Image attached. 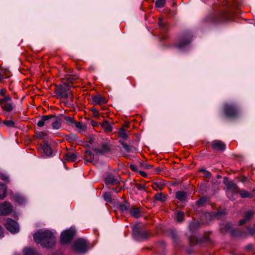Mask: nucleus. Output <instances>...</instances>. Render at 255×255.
I'll use <instances>...</instances> for the list:
<instances>
[{"instance_id":"obj_1","label":"nucleus","mask_w":255,"mask_h":255,"mask_svg":"<svg viewBox=\"0 0 255 255\" xmlns=\"http://www.w3.org/2000/svg\"><path fill=\"white\" fill-rule=\"evenodd\" d=\"M33 239L36 243L47 248L53 247L56 242L53 233L49 231L38 232L33 235Z\"/></svg>"},{"instance_id":"obj_2","label":"nucleus","mask_w":255,"mask_h":255,"mask_svg":"<svg viewBox=\"0 0 255 255\" xmlns=\"http://www.w3.org/2000/svg\"><path fill=\"white\" fill-rule=\"evenodd\" d=\"M223 112L225 116L229 118H235L240 113V110L238 105L230 103H225L224 105Z\"/></svg>"},{"instance_id":"obj_3","label":"nucleus","mask_w":255,"mask_h":255,"mask_svg":"<svg viewBox=\"0 0 255 255\" xmlns=\"http://www.w3.org/2000/svg\"><path fill=\"white\" fill-rule=\"evenodd\" d=\"M73 248L76 251L84 253L87 250L88 245L86 240L79 239L74 242Z\"/></svg>"},{"instance_id":"obj_4","label":"nucleus","mask_w":255,"mask_h":255,"mask_svg":"<svg viewBox=\"0 0 255 255\" xmlns=\"http://www.w3.org/2000/svg\"><path fill=\"white\" fill-rule=\"evenodd\" d=\"M4 225L8 231L13 234L17 233L19 231L17 223L11 219H7Z\"/></svg>"},{"instance_id":"obj_5","label":"nucleus","mask_w":255,"mask_h":255,"mask_svg":"<svg viewBox=\"0 0 255 255\" xmlns=\"http://www.w3.org/2000/svg\"><path fill=\"white\" fill-rule=\"evenodd\" d=\"M65 86L66 85H64L56 89L55 93L59 98H67L69 95L71 94V91L69 87H65Z\"/></svg>"},{"instance_id":"obj_6","label":"nucleus","mask_w":255,"mask_h":255,"mask_svg":"<svg viewBox=\"0 0 255 255\" xmlns=\"http://www.w3.org/2000/svg\"><path fill=\"white\" fill-rule=\"evenodd\" d=\"M227 194L231 200H234L232 195L233 194L239 193V188L233 182L230 181L227 184Z\"/></svg>"},{"instance_id":"obj_7","label":"nucleus","mask_w":255,"mask_h":255,"mask_svg":"<svg viewBox=\"0 0 255 255\" xmlns=\"http://www.w3.org/2000/svg\"><path fill=\"white\" fill-rule=\"evenodd\" d=\"M74 232L72 230H67L63 232L61 234V242L65 244L70 242L73 239Z\"/></svg>"},{"instance_id":"obj_8","label":"nucleus","mask_w":255,"mask_h":255,"mask_svg":"<svg viewBox=\"0 0 255 255\" xmlns=\"http://www.w3.org/2000/svg\"><path fill=\"white\" fill-rule=\"evenodd\" d=\"M53 118H54V115H53L43 116L37 122V125L39 128H41L44 126H49L51 124V121Z\"/></svg>"},{"instance_id":"obj_9","label":"nucleus","mask_w":255,"mask_h":255,"mask_svg":"<svg viewBox=\"0 0 255 255\" xmlns=\"http://www.w3.org/2000/svg\"><path fill=\"white\" fill-rule=\"evenodd\" d=\"M12 212V206L10 203L4 202L0 204V215L5 216Z\"/></svg>"},{"instance_id":"obj_10","label":"nucleus","mask_w":255,"mask_h":255,"mask_svg":"<svg viewBox=\"0 0 255 255\" xmlns=\"http://www.w3.org/2000/svg\"><path fill=\"white\" fill-rule=\"evenodd\" d=\"M211 147L214 150L224 151L226 148V144L221 140H215L212 142Z\"/></svg>"},{"instance_id":"obj_11","label":"nucleus","mask_w":255,"mask_h":255,"mask_svg":"<svg viewBox=\"0 0 255 255\" xmlns=\"http://www.w3.org/2000/svg\"><path fill=\"white\" fill-rule=\"evenodd\" d=\"M190 42L191 38L189 36H183L180 38L177 47L179 48L183 47L190 43Z\"/></svg>"},{"instance_id":"obj_12","label":"nucleus","mask_w":255,"mask_h":255,"mask_svg":"<svg viewBox=\"0 0 255 255\" xmlns=\"http://www.w3.org/2000/svg\"><path fill=\"white\" fill-rule=\"evenodd\" d=\"M221 231L222 233L224 232H229L233 236H241L238 233H236L237 231L233 230L232 226L230 224H227L224 226V229L223 227L221 228Z\"/></svg>"},{"instance_id":"obj_13","label":"nucleus","mask_w":255,"mask_h":255,"mask_svg":"<svg viewBox=\"0 0 255 255\" xmlns=\"http://www.w3.org/2000/svg\"><path fill=\"white\" fill-rule=\"evenodd\" d=\"M92 100L95 105H101L107 102L105 97L100 95L94 96Z\"/></svg>"},{"instance_id":"obj_14","label":"nucleus","mask_w":255,"mask_h":255,"mask_svg":"<svg viewBox=\"0 0 255 255\" xmlns=\"http://www.w3.org/2000/svg\"><path fill=\"white\" fill-rule=\"evenodd\" d=\"M129 212L130 215L135 218H138L141 216V210L138 207H131L129 209Z\"/></svg>"},{"instance_id":"obj_15","label":"nucleus","mask_w":255,"mask_h":255,"mask_svg":"<svg viewBox=\"0 0 255 255\" xmlns=\"http://www.w3.org/2000/svg\"><path fill=\"white\" fill-rule=\"evenodd\" d=\"M52 128L55 129H59L61 127L62 120L54 115L51 123Z\"/></svg>"},{"instance_id":"obj_16","label":"nucleus","mask_w":255,"mask_h":255,"mask_svg":"<svg viewBox=\"0 0 255 255\" xmlns=\"http://www.w3.org/2000/svg\"><path fill=\"white\" fill-rule=\"evenodd\" d=\"M105 182L108 185H117L119 183V180L112 175H109L106 178Z\"/></svg>"},{"instance_id":"obj_17","label":"nucleus","mask_w":255,"mask_h":255,"mask_svg":"<svg viewBox=\"0 0 255 255\" xmlns=\"http://www.w3.org/2000/svg\"><path fill=\"white\" fill-rule=\"evenodd\" d=\"M42 149L44 153L46 156H49L51 155V154H52L51 148L47 142H44V144H43V145L42 146Z\"/></svg>"},{"instance_id":"obj_18","label":"nucleus","mask_w":255,"mask_h":255,"mask_svg":"<svg viewBox=\"0 0 255 255\" xmlns=\"http://www.w3.org/2000/svg\"><path fill=\"white\" fill-rule=\"evenodd\" d=\"M64 159L68 162H74L76 160L77 155L73 152H68L65 155Z\"/></svg>"},{"instance_id":"obj_19","label":"nucleus","mask_w":255,"mask_h":255,"mask_svg":"<svg viewBox=\"0 0 255 255\" xmlns=\"http://www.w3.org/2000/svg\"><path fill=\"white\" fill-rule=\"evenodd\" d=\"M1 109L6 112H11L13 110V106L11 102H8L7 103H5L3 105H1Z\"/></svg>"},{"instance_id":"obj_20","label":"nucleus","mask_w":255,"mask_h":255,"mask_svg":"<svg viewBox=\"0 0 255 255\" xmlns=\"http://www.w3.org/2000/svg\"><path fill=\"white\" fill-rule=\"evenodd\" d=\"M239 193L242 198H252L254 197V193L249 192L245 190L240 191Z\"/></svg>"},{"instance_id":"obj_21","label":"nucleus","mask_w":255,"mask_h":255,"mask_svg":"<svg viewBox=\"0 0 255 255\" xmlns=\"http://www.w3.org/2000/svg\"><path fill=\"white\" fill-rule=\"evenodd\" d=\"M94 158V155L93 152L90 150L86 151L85 154V159L89 162H93Z\"/></svg>"},{"instance_id":"obj_22","label":"nucleus","mask_w":255,"mask_h":255,"mask_svg":"<svg viewBox=\"0 0 255 255\" xmlns=\"http://www.w3.org/2000/svg\"><path fill=\"white\" fill-rule=\"evenodd\" d=\"M6 194V186L5 184H0V198L2 199L5 197Z\"/></svg>"},{"instance_id":"obj_23","label":"nucleus","mask_w":255,"mask_h":255,"mask_svg":"<svg viewBox=\"0 0 255 255\" xmlns=\"http://www.w3.org/2000/svg\"><path fill=\"white\" fill-rule=\"evenodd\" d=\"M102 127L103 128L106 132H111L112 130V127L109 123L107 121H104L102 124Z\"/></svg>"},{"instance_id":"obj_24","label":"nucleus","mask_w":255,"mask_h":255,"mask_svg":"<svg viewBox=\"0 0 255 255\" xmlns=\"http://www.w3.org/2000/svg\"><path fill=\"white\" fill-rule=\"evenodd\" d=\"M176 197L180 201H183L185 200L187 197V194L184 192L179 191L176 193Z\"/></svg>"},{"instance_id":"obj_25","label":"nucleus","mask_w":255,"mask_h":255,"mask_svg":"<svg viewBox=\"0 0 255 255\" xmlns=\"http://www.w3.org/2000/svg\"><path fill=\"white\" fill-rule=\"evenodd\" d=\"M129 204L127 202L122 203L119 207L120 210L122 212H125L129 209Z\"/></svg>"},{"instance_id":"obj_26","label":"nucleus","mask_w":255,"mask_h":255,"mask_svg":"<svg viewBox=\"0 0 255 255\" xmlns=\"http://www.w3.org/2000/svg\"><path fill=\"white\" fill-rule=\"evenodd\" d=\"M228 15L226 12H222L219 15L217 22H224L228 20Z\"/></svg>"},{"instance_id":"obj_27","label":"nucleus","mask_w":255,"mask_h":255,"mask_svg":"<svg viewBox=\"0 0 255 255\" xmlns=\"http://www.w3.org/2000/svg\"><path fill=\"white\" fill-rule=\"evenodd\" d=\"M12 99L9 95H6L5 96H3V98L0 99V105H3L5 103H7L8 102H11Z\"/></svg>"},{"instance_id":"obj_28","label":"nucleus","mask_w":255,"mask_h":255,"mask_svg":"<svg viewBox=\"0 0 255 255\" xmlns=\"http://www.w3.org/2000/svg\"><path fill=\"white\" fill-rule=\"evenodd\" d=\"M152 187L155 190H161L163 189V185L160 182H154L152 184Z\"/></svg>"},{"instance_id":"obj_29","label":"nucleus","mask_w":255,"mask_h":255,"mask_svg":"<svg viewBox=\"0 0 255 255\" xmlns=\"http://www.w3.org/2000/svg\"><path fill=\"white\" fill-rule=\"evenodd\" d=\"M109 150V146L107 143H104L102 145V148L101 149H98V151L104 154L107 152H108Z\"/></svg>"},{"instance_id":"obj_30","label":"nucleus","mask_w":255,"mask_h":255,"mask_svg":"<svg viewBox=\"0 0 255 255\" xmlns=\"http://www.w3.org/2000/svg\"><path fill=\"white\" fill-rule=\"evenodd\" d=\"M24 255H37L36 252L32 249H25L24 251Z\"/></svg>"},{"instance_id":"obj_31","label":"nucleus","mask_w":255,"mask_h":255,"mask_svg":"<svg viewBox=\"0 0 255 255\" xmlns=\"http://www.w3.org/2000/svg\"><path fill=\"white\" fill-rule=\"evenodd\" d=\"M64 120H65L67 124L70 126L74 125L75 122V121L74 120L73 118L69 116H65L64 117Z\"/></svg>"},{"instance_id":"obj_32","label":"nucleus","mask_w":255,"mask_h":255,"mask_svg":"<svg viewBox=\"0 0 255 255\" xmlns=\"http://www.w3.org/2000/svg\"><path fill=\"white\" fill-rule=\"evenodd\" d=\"M2 124L5 125L6 127L8 128H12L14 127V123L13 121L11 120H5L2 122Z\"/></svg>"},{"instance_id":"obj_33","label":"nucleus","mask_w":255,"mask_h":255,"mask_svg":"<svg viewBox=\"0 0 255 255\" xmlns=\"http://www.w3.org/2000/svg\"><path fill=\"white\" fill-rule=\"evenodd\" d=\"M74 125L79 129H81L83 131H85L86 130V127L84 126L82 122H77L75 121Z\"/></svg>"},{"instance_id":"obj_34","label":"nucleus","mask_w":255,"mask_h":255,"mask_svg":"<svg viewBox=\"0 0 255 255\" xmlns=\"http://www.w3.org/2000/svg\"><path fill=\"white\" fill-rule=\"evenodd\" d=\"M119 135L123 138H127L128 137L127 130L124 128L120 129L119 131Z\"/></svg>"},{"instance_id":"obj_35","label":"nucleus","mask_w":255,"mask_h":255,"mask_svg":"<svg viewBox=\"0 0 255 255\" xmlns=\"http://www.w3.org/2000/svg\"><path fill=\"white\" fill-rule=\"evenodd\" d=\"M14 199L15 202L19 204H22L24 202V199L23 197L19 195H16L14 197Z\"/></svg>"},{"instance_id":"obj_36","label":"nucleus","mask_w":255,"mask_h":255,"mask_svg":"<svg viewBox=\"0 0 255 255\" xmlns=\"http://www.w3.org/2000/svg\"><path fill=\"white\" fill-rule=\"evenodd\" d=\"M165 4V0H157L155 2V6L158 8L162 7Z\"/></svg>"},{"instance_id":"obj_37","label":"nucleus","mask_w":255,"mask_h":255,"mask_svg":"<svg viewBox=\"0 0 255 255\" xmlns=\"http://www.w3.org/2000/svg\"><path fill=\"white\" fill-rule=\"evenodd\" d=\"M155 200L160 201H164L165 200V197L163 196L161 193H158L156 194L154 196Z\"/></svg>"},{"instance_id":"obj_38","label":"nucleus","mask_w":255,"mask_h":255,"mask_svg":"<svg viewBox=\"0 0 255 255\" xmlns=\"http://www.w3.org/2000/svg\"><path fill=\"white\" fill-rule=\"evenodd\" d=\"M184 213L182 212H179L176 215V219L178 222H181L183 220Z\"/></svg>"},{"instance_id":"obj_39","label":"nucleus","mask_w":255,"mask_h":255,"mask_svg":"<svg viewBox=\"0 0 255 255\" xmlns=\"http://www.w3.org/2000/svg\"><path fill=\"white\" fill-rule=\"evenodd\" d=\"M104 198L106 201L111 202L112 201V196L110 193L106 192L104 194Z\"/></svg>"},{"instance_id":"obj_40","label":"nucleus","mask_w":255,"mask_h":255,"mask_svg":"<svg viewBox=\"0 0 255 255\" xmlns=\"http://www.w3.org/2000/svg\"><path fill=\"white\" fill-rule=\"evenodd\" d=\"M122 144L127 152H129L131 151L132 147L131 146H129L128 144L124 143V142H122Z\"/></svg>"},{"instance_id":"obj_41","label":"nucleus","mask_w":255,"mask_h":255,"mask_svg":"<svg viewBox=\"0 0 255 255\" xmlns=\"http://www.w3.org/2000/svg\"><path fill=\"white\" fill-rule=\"evenodd\" d=\"M200 171L203 172L204 176L207 178H210L211 176V173L205 169H201Z\"/></svg>"},{"instance_id":"obj_42","label":"nucleus","mask_w":255,"mask_h":255,"mask_svg":"<svg viewBox=\"0 0 255 255\" xmlns=\"http://www.w3.org/2000/svg\"><path fill=\"white\" fill-rule=\"evenodd\" d=\"M91 111L92 112L93 116L95 117L98 118V117H99V112L96 109L92 108V109H91Z\"/></svg>"},{"instance_id":"obj_43","label":"nucleus","mask_w":255,"mask_h":255,"mask_svg":"<svg viewBox=\"0 0 255 255\" xmlns=\"http://www.w3.org/2000/svg\"><path fill=\"white\" fill-rule=\"evenodd\" d=\"M253 213L252 211L247 212L245 215V218L247 220H249L253 216Z\"/></svg>"},{"instance_id":"obj_44","label":"nucleus","mask_w":255,"mask_h":255,"mask_svg":"<svg viewBox=\"0 0 255 255\" xmlns=\"http://www.w3.org/2000/svg\"><path fill=\"white\" fill-rule=\"evenodd\" d=\"M37 137L38 138H42L46 135V133L43 131H40L36 133Z\"/></svg>"},{"instance_id":"obj_45","label":"nucleus","mask_w":255,"mask_h":255,"mask_svg":"<svg viewBox=\"0 0 255 255\" xmlns=\"http://www.w3.org/2000/svg\"><path fill=\"white\" fill-rule=\"evenodd\" d=\"M129 168L133 171L137 172L138 171V167L135 164H130Z\"/></svg>"},{"instance_id":"obj_46","label":"nucleus","mask_w":255,"mask_h":255,"mask_svg":"<svg viewBox=\"0 0 255 255\" xmlns=\"http://www.w3.org/2000/svg\"><path fill=\"white\" fill-rule=\"evenodd\" d=\"M198 227V224L195 222L191 223L189 225V228L191 230H193Z\"/></svg>"},{"instance_id":"obj_47","label":"nucleus","mask_w":255,"mask_h":255,"mask_svg":"<svg viewBox=\"0 0 255 255\" xmlns=\"http://www.w3.org/2000/svg\"><path fill=\"white\" fill-rule=\"evenodd\" d=\"M205 202V200L203 198H201L200 200L197 201L196 203L199 205H203Z\"/></svg>"},{"instance_id":"obj_48","label":"nucleus","mask_w":255,"mask_h":255,"mask_svg":"<svg viewBox=\"0 0 255 255\" xmlns=\"http://www.w3.org/2000/svg\"><path fill=\"white\" fill-rule=\"evenodd\" d=\"M136 187L138 190H144L145 189V185L141 184H137Z\"/></svg>"},{"instance_id":"obj_49","label":"nucleus","mask_w":255,"mask_h":255,"mask_svg":"<svg viewBox=\"0 0 255 255\" xmlns=\"http://www.w3.org/2000/svg\"><path fill=\"white\" fill-rule=\"evenodd\" d=\"M6 90L5 89H1L0 91V94L3 97L6 96Z\"/></svg>"},{"instance_id":"obj_50","label":"nucleus","mask_w":255,"mask_h":255,"mask_svg":"<svg viewBox=\"0 0 255 255\" xmlns=\"http://www.w3.org/2000/svg\"><path fill=\"white\" fill-rule=\"evenodd\" d=\"M247 221V220L245 218H244L243 219H242L239 222L240 225H244Z\"/></svg>"},{"instance_id":"obj_51","label":"nucleus","mask_w":255,"mask_h":255,"mask_svg":"<svg viewBox=\"0 0 255 255\" xmlns=\"http://www.w3.org/2000/svg\"><path fill=\"white\" fill-rule=\"evenodd\" d=\"M139 173V174L143 177H146L147 176V174L144 171H140Z\"/></svg>"},{"instance_id":"obj_52","label":"nucleus","mask_w":255,"mask_h":255,"mask_svg":"<svg viewBox=\"0 0 255 255\" xmlns=\"http://www.w3.org/2000/svg\"><path fill=\"white\" fill-rule=\"evenodd\" d=\"M193 239H194V238H190V242L191 244H194L197 243V239H195V240L193 241Z\"/></svg>"},{"instance_id":"obj_53","label":"nucleus","mask_w":255,"mask_h":255,"mask_svg":"<svg viewBox=\"0 0 255 255\" xmlns=\"http://www.w3.org/2000/svg\"><path fill=\"white\" fill-rule=\"evenodd\" d=\"M144 167L147 169H150L153 167L152 165L146 164Z\"/></svg>"},{"instance_id":"obj_54","label":"nucleus","mask_w":255,"mask_h":255,"mask_svg":"<svg viewBox=\"0 0 255 255\" xmlns=\"http://www.w3.org/2000/svg\"><path fill=\"white\" fill-rule=\"evenodd\" d=\"M69 80H70V82H71L72 84H73V83H75V81H74L75 79H74V78H72V77H70V78H69Z\"/></svg>"},{"instance_id":"obj_55","label":"nucleus","mask_w":255,"mask_h":255,"mask_svg":"<svg viewBox=\"0 0 255 255\" xmlns=\"http://www.w3.org/2000/svg\"><path fill=\"white\" fill-rule=\"evenodd\" d=\"M2 229L0 226V238H2L3 237V235H2Z\"/></svg>"},{"instance_id":"obj_56","label":"nucleus","mask_w":255,"mask_h":255,"mask_svg":"<svg viewBox=\"0 0 255 255\" xmlns=\"http://www.w3.org/2000/svg\"><path fill=\"white\" fill-rule=\"evenodd\" d=\"M1 179L4 181H7L8 180V178L6 176H3Z\"/></svg>"},{"instance_id":"obj_57","label":"nucleus","mask_w":255,"mask_h":255,"mask_svg":"<svg viewBox=\"0 0 255 255\" xmlns=\"http://www.w3.org/2000/svg\"><path fill=\"white\" fill-rule=\"evenodd\" d=\"M113 189H114V190L115 191V192H117V193H118V192L120 191V189H119V190H118L117 188H114Z\"/></svg>"},{"instance_id":"obj_58","label":"nucleus","mask_w":255,"mask_h":255,"mask_svg":"<svg viewBox=\"0 0 255 255\" xmlns=\"http://www.w3.org/2000/svg\"><path fill=\"white\" fill-rule=\"evenodd\" d=\"M206 215V217H208V216H211V215H210V213H207V214H206V215Z\"/></svg>"},{"instance_id":"obj_59","label":"nucleus","mask_w":255,"mask_h":255,"mask_svg":"<svg viewBox=\"0 0 255 255\" xmlns=\"http://www.w3.org/2000/svg\"><path fill=\"white\" fill-rule=\"evenodd\" d=\"M2 80L1 74H0V82Z\"/></svg>"},{"instance_id":"obj_60","label":"nucleus","mask_w":255,"mask_h":255,"mask_svg":"<svg viewBox=\"0 0 255 255\" xmlns=\"http://www.w3.org/2000/svg\"><path fill=\"white\" fill-rule=\"evenodd\" d=\"M218 213L217 214H216V216H218Z\"/></svg>"}]
</instances>
